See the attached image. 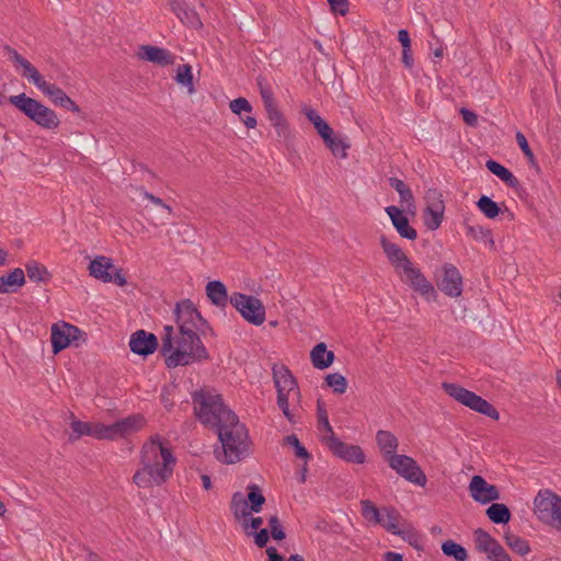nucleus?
Listing matches in <instances>:
<instances>
[{
  "mask_svg": "<svg viewBox=\"0 0 561 561\" xmlns=\"http://www.w3.org/2000/svg\"><path fill=\"white\" fill-rule=\"evenodd\" d=\"M396 273L404 284L409 285L414 291L419 293L424 298H436L437 294L434 286L412 261L403 265Z\"/></svg>",
  "mask_w": 561,
  "mask_h": 561,
  "instance_id": "1a4fd4ad",
  "label": "nucleus"
},
{
  "mask_svg": "<svg viewBox=\"0 0 561 561\" xmlns=\"http://www.w3.org/2000/svg\"><path fill=\"white\" fill-rule=\"evenodd\" d=\"M176 323L179 331L195 332L198 323L203 321L202 316L190 300H182L176 305Z\"/></svg>",
  "mask_w": 561,
  "mask_h": 561,
  "instance_id": "2eb2a0df",
  "label": "nucleus"
},
{
  "mask_svg": "<svg viewBox=\"0 0 561 561\" xmlns=\"http://www.w3.org/2000/svg\"><path fill=\"white\" fill-rule=\"evenodd\" d=\"M442 387L448 396L459 403L492 420H499L500 414L497 410L482 397L456 383L444 382Z\"/></svg>",
  "mask_w": 561,
  "mask_h": 561,
  "instance_id": "423d86ee",
  "label": "nucleus"
},
{
  "mask_svg": "<svg viewBox=\"0 0 561 561\" xmlns=\"http://www.w3.org/2000/svg\"><path fill=\"white\" fill-rule=\"evenodd\" d=\"M273 380L277 390V405L289 422H294V413L289 409V400L299 401L300 392L290 370L284 365L273 366Z\"/></svg>",
  "mask_w": 561,
  "mask_h": 561,
  "instance_id": "39448f33",
  "label": "nucleus"
},
{
  "mask_svg": "<svg viewBox=\"0 0 561 561\" xmlns=\"http://www.w3.org/2000/svg\"><path fill=\"white\" fill-rule=\"evenodd\" d=\"M229 107L231 112L237 115H241L243 112L251 114L253 111V107L250 104V102L242 96L232 100L229 104Z\"/></svg>",
  "mask_w": 561,
  "mask_h": 561,
  "instance_id": "09e8293b",
  "label": "nucleus"
},
{
  "mask_svg": "<svg viewBox=\"0 0 561 561\" xmlns=\"http://www.w3.org/2000/svg\"><path fill=\"white\" fill-rule=\"evenodd\" d=\"M488 517L495 524H506L511 519V512L505 504L493 503L486 510Z\"/></svg>",
  "mask_w": 561,
  "mask_h": 561,
  "instance_id": "72a5a7b5",
  "label": "nucleus"
},
{
  "mask_svg": "<svg viewBox=\"0 0 561 561\" xmlns=\"http://www.w3.org/2000/svg\"><path fill=\"white\" fill-rule=\"evenodd\" d=\"M442 550L446 556L453 557L456 561H467L468 559L467 550L453 540L445 541L442 545Z\"/></svg>",
  "mask_w": 561,
  "mask_h": 561,
  "instance_id": "4c0bfd02",
  "label": "nucleus"
},
{
  "mask_svg": "<svg viewBox=\"0 0 561 561\" xmlns=\"http://www.w3.org/2000/svg\"><path fill=\"white\" fill-rule=\"evenodd\" d=\"M50 341L53 353L58 354L62 350L73 345L78 347L80 345V341H84L82 339V331L67 322H57L51 325L50 330Z\"/></svg>",
  "mask_w": 561,
  "mask_h": 561,
  "instance_id": "9d476101",
  "label": "nucleus"
},
{
  "mask_svg": "<svg viewBox=\"0 0 561 561\" xmlns=\"http://www.w3.org/2000/svg\"><path fill=\"white\" fill-rule=\"evenodd\" d=\"M474 542L478 550L485 552L489 556L500 551L502 547L493 537L482 529L474 531Z\"/></svg>",
  "mask_w": 561,
  "mask_h": 561,
  "instance_id": "c85d7f7f",
  "label": "nucleus"
},
{
  "mask_svg": "<svg viewBox=\"0 0 561 561\" xmlns=\"http://www.w3.org/2000/svg\"><path fill=\"white\" fill-rule=\"evenodd\" d=\"M28 82L33 83L35 87H37L42 92L48 88V82L44 80L43 76L39 73V71H36L30 79H27Z\"/></svg>",
  "mask_w": 561,
  "mask_h": 561,
  "instance_id": "680f3d73",
  "label": "nucleus"
},
{
  "mask_svg": "<svg viewBox=\"0 0 561 561\" xmlns=\"http://www.w3.org/2000/svg\"><path fill=\"white\" fill-rule=\"evenodd\" d=\"M259 87H260V94L263 100L264 106L267 104L275 103L272 89L267 85H264L261 81H259Z\"/></svg>",
  "mask_w": 561,
  "mask_h": 561,
  "instance_id": "4d7b16f0",
  "label": "nucleus"
},
{
  "mask_svg": "<svg viewBox=\"0 0 561 561\" xmlns=\"http://www.w3.org/2000/svg\"><path fill=\"white\" fill-rule=\"evenodd\" d=\"M267 530L271 533V536L275 540H283L286 537L285 531H284L277 516H271L268 518V529Z\"/></svg>",
  "mask_w": 561,
  "mask_h": 561,
  "instance_id": "3c124183",
  "label": "nucleus"
},
{
  "mask_svg": "<svg viewBox=\"0 0 561 561\" xmlns=\"http://www.w3.org/2000/svg\"><path fill=\"white\" fill-rule=\"evenodd\" d=\"M206 294L209 300L217 307H225L230 299L227 288L219 280H211L206 285Z\"/></svg>",
  "mask_w": 561,
  "mask_h": 561,
  "instance_id": "a878e982",
  "label": "nucleus"
},
{
  "mask_svg": "<svg viewBox=\"0 0 561 561\" xmlns=\"http://www.w3.org/2000/svg\"><path fill=\"white\" fill-rule=\"evenodd\" d=\"M534 513L542 523L561 529V497L550 491H540L534 500Z\"/></svg>",
  "mask_w": 561,
  "mask_h": 561,
  "instance_id": "0eeeda50",
  "label": "nucleus"
},
{
  "mask_svg": "<svg viewBox=\"0 0 561 561\" xmlns=\"http://www.w3.org/2000/svg\"><path fill=\"white\" fill-rule=\"evenodd\" d=\"M489 560H491V561H512L510 556L503 549V547L500 548V551H496L494 554L489 556Z\"/></svg>",
  "mask_w": 561,
  "mask_h": 561,
  "instance_id": "774afa93",
  "label": "nucleus"
},
{
  "mask_svg": "<svg viewBox=\"0 0 561 561\" xmlns=\"http://www.w3.org/2000/svg\"><path fill=\"white\" fill-rule=\"evenodd\" d=\"M376 440L378 447L385 456L386 461H388L390 455H397L396 450L398 448V439L392 433L380 430L376 434Z\"/></svg>",
  "mask_w": 561,
  "mask_h": 561,
  "instance_id": "bb28decb",
  "label": "nucleus"
},
{
  "mask_svg": "<svg viewBox=\"0 0 561 561\" xmlns=\"http://www.w3.org/2000/svg\"><path fill=\"white\" fill-rule=\"evenodd\" d=\"M402 62L409 69L413 67L414 59L412 57L411 46L402 47Z\"/></svg>",
  "mask_w": 561,
  "mask_h": 561,
  "instance_id": "69168bd1",
  "label": "nucleus"
},
{
  "mask_svg": "<svg viewBox=\"0 0 561 561\" xmlns=\"http://www.w3.org/2000/svg\"><path fill=\"white\" fill-rule=\"evenodd\" d=\"M9 102L42 128L55 129L60 124L57 114L51 108L25 93L10 96Z\"/></svg>",
  "mask_w": 561,
  "mask_h": 561,
  "instance_id": "20e7f679",
  "label": "nucleus"
},
{
  "mask_svg": "<svg viewBox=\"0 0 561 561\" xmlns=\"http://www.w3.org/2000/svg\"><path fill=\"white\" fill-rule=\"evenodd\" d=\"M389 182H390V186L399 193L401 203H405L408 205L413 204V202H414L413 194H412L411 190L409 188V186L402 180L397 179V178H390Z\"/></svg>",
  "mask_w": 561,
  "mask_h": 561,
  "instance_id": "ea45409f",
  "label": "nucleus"
},
{
  "mask_svg": "<svg viewBox=\"0 0 561 561\" xmlns=\"http://www.w3.org/2000/svg\"><path fill=\"white\" fill-rule=\"evenodd\" d=\"M194 410L203 424L217 430L222 450L216 454L220 461L236 463L248 455V432L238 416L224 404L219 394L207 389L196 392Z\"/></svg>",
  "mask_w": 561,
  "mask_h": 561,
  "instance_id": "f257e3e1",
  "label": "nucleus"
},
{
  "mask_svg": "<svg viewBox=\"0 0 561 561\" xmlns=\"http://www.w3.org/2000/svg\"><path fill=\"white\" fill-rule=\"evenodd\" d=\"M113 424L105 425L100 422H93L91 437L95 439H106V440H114V434H113Z\"/></svg>",
  "mask_w": 561,
  "mask_h": 561,
  "instance_id": "a18cd8bd",
  "label": "nucleus"
},
{
  "mask_svg": "<svg viewBox=\"0 0 561 561\" xmlns=\"http://www.w3.org/2000/svg\"><path fill=\"white\" fill-rule=\"evenodd\" d=\"M324 145L333 156L341 159L347 158V150L350 149L351 145L347 142L346 138L339 137L334 133L328 141H324Z\"/></svg>",
  "mask_w": 561,
  "mask_h": 561,
  "instance_id": "473e14b6",
  "label": "nucleus"
},
{
  "mask_svg": "<svg viewBox=\"0 0 561 561\" xmlns=\"http://www.w3.org/2000/svg\"><path fill=\"white\" fill-rule=\"evenodd\" d=\"M460 114L465 121V123L471 127L477 126L478 124V115L465 107L460 110Z\"/></svg>",
  "mask_w": 561,
  "mask_h": 561,
  "instance_id": "bf43d9fd",
  "label": "nucleus"
},
{
  "mask_svg": "<svg viewBox=\"0 0 561 561\" xmlns=\"http://www.w3.org/2000/svg\"><path fill=\"white\" fill-rule=\"evenodd\" d=\"M229 301L249 323L254 325L264 323L265 307L259 298L241 293H233Z\"/></svg>",
  "mask_w": 561,
  "mask_h": 561,
  "instance_id": "6e6552de",
  "label": "nucleus"
},
{
  "mask_svg": "<svg viewBox=\"0 0 561 561\" xmlns=\"http://www.w3.org/2000/svg\"><path fill=\"white\" fill-rule=\"evenodd\" d=\"M324 381L328 387L332 388L336 394H343L347 389V380L344 376L339 373L327 375Z\"/></svg>",
  "mask_w": 561,
  "mask_h": 561,
  "instance_id": "a19ab883",
  "label": "nucleus"
},
{
  "mask_svg": "<svg viewBox=\"0 0 561 561\" xmlns=\"http://www.w3.org/2000/svg\"><path fill=\"white\" fill-rule=\"evenodd\" d=\"M67 111H70L72 113H79L80 107L76 104L73 100H71L68 95L61 98V100L58 102V105Z\"/></svg>",
  "mask_w": 561,
  "mask_h": 561,
  "instance_id": "13d9d810",
  "label": "nucleus"
},
{
  "mask_svg": "<svg viewBox=\"0 0 561 561\" xmlns=\"http://www.w3.org/2000/svg\"><path fill=\"white\" fill-rule=\"evenodd\" d=\"M332 12L345 15L348 12V0H327Z\"/></svg>",
  "mask_w": 561,
  "mask_h": 561,
  "instance_id": "6e6d98bb",
  "label": "nucleus"
},
{
  "mask_svg": "<svg viewBox=\"0 0 561 561\" xmlns=\"http://www.w3.org/2000/svg\"><path fill=\"white\" fill-rule=\"evenodd\" d=\"M254 542L257 547L263 548L268 541V530L265 528L260 529L257 533H253Z\"/></svg>",
  "mask_w": 561,
  "mask_h": 561,
  "instance_id": "052dcab7",
  "label": "nucleus"
},
{
  "mask_svg": "<svg viewBox=\"0 0 561 561\" xmlns=\"http://www.w3.org/2000/svg\"><path fill=\"white\" fill-rule=\"evenodd\" d=\"M89 272L91 276L104 283H115L121 287L127 283L122 270L116 268L112 259L104 255H99L90 262Z\"/></svg>",
  "mask_w": 561,
  "mask_h": 561,
  "instance_id": "f8f14e48",
  "label": "nucleus"
},
{
  "mask_svg": "<svg viewBox=\"0 0 561 561\" xmlns=\"http://www.w3.org/2000/svg\"><path fill=\"white\" fill-rule=\"evenodd\" d=\"M310 359L313 367L318 369H325L332 365L334 360V353L327 350L325 343L317 344L310 352Z\"/></svg>",
  "mask_w": 561,
  "mask_h": 561,
  "instance_id": "393cba45",
  "label": "nucleus"
},
{
  "mask_svg": "<svg viewBox=\"0 0 561 561\" xmlns=\"http://www.w3.org/2000/svg\"><path fill=\"white\" fill-rule=\"evenodd\" d=\"M70 426L72 430V434L70 435V440H77L82 436H91L93 422H82L77 420L73 414H71Z\"/></svg>",
  "mask_w": 561,
  "mask_h": 561,
  "instance_id": "c9c22d12",
  "label": "nucleus"
},
{
  "mask_svg": "<svg viewBox=\"0 0 561 561\" xmlns=\"http://www.w3.org/2000/svg\"><path fill=\"white\" fill-rule=\"evenodd\" d=\"M247 490V501L251 512L260 513L262 511L263 504L265 503V496L262 494L261 489L256 484L249 485Z\"/></svg>",
  "mask_w": 561,
  "mask_h": 561,
  "instance_id": "f704fd0d",
  "label": "nucleus"
},
{
  "mask_svg": "<svg viewBox=\"0 0 561 561\" xmlns=\"http://www.w3.org/2000/svg\"><path fill=\"white\" fill-rule=\"evenodd\" d=\"M477 206L489 219H494L500 214L499 205L488 196H481Z\"/></svg>",
  "mask_w": 561,
  "mask_h": 561,
  "instance_id": "37998d69",
  "label": "nucleus"
},
{
  "mask_svg": "<svg viewBox=\"0 0 561 561\" xmlns=\"http://www.w3.org/2000/svg\"><path fill=\"white\" fill-rule=\"evenodd\" d=\"M25 283V275L22 268H14L11 273L0 277V294L11 293Z\"/></svg>",
  "mask_w": 561,
  "mask_h": 561,
  "instance_id": "7c9ffc66",
  "label": "nucleus"
},
{
  "mask_svg": "<svg viewBox=\"0 0 561 561\" xmlns=\"http://www.w3.org/2000/svg\"><path fill=\"white\" fill-rule=\"evenodd\" d=\"M130 351L135 354L147 356L158 347V339L153 333L138 330L131 334L129 340Z\"/></svg>",
  "mask_w": 561,
  "mask_h": 561,
  "instance_id": "a211bd4d",
  "label": "nucleus"
},
{
  "mask_svg": "<svg viewBox=\"0 0 561 561\" xmlns=\"http://www.w3.org/2000/svg\"><path fill=\"white\" fill-rule=\"evenodd\" d=\"M302 113L306 115L308 121L313 125L319 136L322 138L323 142L328 141L331 136H333L334 130L329 126V124L322 119V117L318 114V112L309 106L302 107Z\"/></svg>",
  "mask_w": 561,
  "mask_h": 561,
  "instance_id": "b1692460",
  "label": "nucleus"
},
{
  "mask_svg": "<svg viewBox=\"0 0 561 561\" xmlns=\"http://www.w3.org/2000/svg\"><path fill=\"white\" fill-rule=\"evenodd\" d=\"M360 506L362 515L366 520L371 522L374 524H378L380 522L382 510H378V507L371 501L362 500Z\"/></svg>",
  "mask_w": 561,
  "mask_h": 561,
  "instance_id": "79ce46f5",
  "label": "nucleus"
},
{
  "mask_svg": "<svg viewBox=\"0 0 561 561\" xmlns=\"http://www.w3.org/2000/svg\"><path fill=\"white\" fill-rule=\"evenodd\" d=\"M438 289L445 295L457 298L462 293V276L453 264H444L435 274Z\"/></svg>",
  "mask_w": 561,
  "mask_h": 561,
  "instance_id": "ddd939ff",
  "label": "nucleus"
},
{
  "mask_svg": "<svg viewBox=\"0 0 561 561\" xmlns=\"http://www.w3.org/2000/svg\"><path fill=\"white\" fill-rule=\"evenodd\" d=\"M266 111V115L272 126L276 129L278 136H287L288 134V125L278 110L276 103L267 104L264 106Z\"/></svg>",
  "mask_w": 561,
  "mask_h": 561,
  "instance_id": "c756f323",
  "label": "nucleus"
},
{
  "mask_svg": "<svg viewBox=\"0 0 561 561\" xmlns=\"http://www.w3.org/2000/svg\"><path fill=\"white\" fill-rule=\"evenodd\" d=\"M172 12L181 20V22L190 21V15H194L193 11L187 8L179 0H167Z\"/></svg>",
  "mask_w": 561,
  "mask_h": 561,
  "instance_id": "de8ad7c7",
  "label": "nucleus"
},
{
  "mask_svg": "<svg viewBox=\"0 0 561 561\" xmlns=\"http://www.w3.org/2000/svg\"><path fill=\"white\" fill-rule=\"evenodd\" d=\"M175 465L176 459L168 444H163L159 436H152L142 445L133 482L144 489L160 486L172 477Z\"/></svg>",
  "mask_w": 561,
  "mask_h": 561,
  "instance_id": "f03ea898",
  "label": "nucleus"
},
{
  "mask_svg": "<svg viewBox=\"0 0 561 561\" xmlns=\"http://www.w3.org/2000/svg\"><path fill=\"white\" fill-rule=\"evenodd\" d=\"M144 197L153 203L154 205L167 209L169 214L172 213V208L169 205H167L160 197H157L153 194L148 193L146 191H144Z\"/></svg>",
  "mask_w": 561,
  "mask_h": 561,
  "instance_id": "e2e57ef3",
  "label": "nucleus"
},
{
  "mask_svg": "<svg viewBox=\"0 0 561 561\" xmlns=\"http://www.w3.org/2000/svg\"><path fill=\"white\" fill-rule=\"evenodd\" d=\"M425 202L424 224L428 229L436 230L443 221L445 210L442 194L437 190L431 188L425 194Z\"/></svg>",
  "mask_w": 561,
  "mask_h": 561,
  "instance_id": "4468645a",
  "label": "nucleus"
},
{
  "mask_svg": "<svg viewBox=\"0 0 561 561\" xmlns=\"http://www.w3.org/2000/svg\"><path fill=\"white\" fill-rule=\"evenodd\" d=\"M386 213L390 217L392 225L397 229L398 233L402 238H407L409 240H415L417 237L416 230L409 225V220L405 215H403L402 210L396 206H389L386 208Z\"/></svg>",
  "mask_w": 561,
  "mask_h": 561,
  "instance_id": "412c9836",
  "label": "nucleus"
},
{
  "mask_svg": "<svg viewBox=\"0 0 561 561\" xmlns=\"http://www.w3.org/2000/svg\"><path fill=\"white\" fill-rule=\"evenodd\" d=\"M4 49L7 50L9 58L15 64V66L21 67V65L26 60L14 48L5 46Z\"/></svg>",
  "mask_w": 561,
  "mask_h": 561,
  "instance_id": "0e129e2a",
  "label": "nucleus"
},
{
  "mask_svg": "<svg viewBox=\"0 0 561 561\" xmlns=\"http://www.w3.org/2000/svg\"><path fill=\"white\" fill-rule=\"evenodd\" d=\"M516 141H517L519 148L522 149V151L524 152V154L527 157L528 161L531 164H535V156H534V153L528 145V141L523 133L517 131Z\"/></svg>",
  "mask_w": 561,
  "mask_h": 561,
  "instance_id": "5fc2aeb1",
  "label": "nucleus"
},
{
  "mask_svg": "<svg viewBox=\"0 0 561 561\" xmlns=\"http://www.w3.org/2000/svg\"><path fill=\"white\" fill-rule=\"evenodd\" d=\"M380 245L396 272L411 261L398 244L389 241L385 236L380 238Z\"/></svg>",
  "mask_w": 561,
  "mask_h": 561,
  "instance_id": "4be33fe9",
  "label": "nucleus"
},
{
  "mask_svg": "<svg viewBox=\"0 0 561 561\" xmlns=\"http://www.w3.org/2000/svg\"><path fill=\"white\" fill-rule=\"evenodd\" d=\"M387 462L391 469L405 480L420 486L426 484V476L413 458L405 455H390Z\"/></svg>",
  "mask_w": 561,
  "mask_h": 561,
  "instance_id": "9b49d317",
  "label": "nucleus"
},
{
  "mask_svg": "<svg viewBox=\"0 0 561 561\" xmlns=\"http://www.w3.org/2000/svg\"><path fill=\"white\" fill-rule=\"evenodd\" d=\"M403 522V517L396 508L383 507L380 522L378 524L393 535H401V525Z\"/></svg>",
  "mask_w": 561,
  "mask_h": 561,
  "instance_id": "5701e85b",
  "label": "nucleus"
},
{
  "mask_svg": "<svg viewBox=\"0 0 561 561\" xmlns=\"http://www.w3.org/2000/svg\"><path fill=\"white\" fill-rule=\"evenodd\" d=\"M485 165L491 173L500 178L510 187L516 188L517 186H519V181L517 180V178L514 176V174L508 169H506L499 162L494 160H488Z\"/></svg>",
  "mask_w": 561,
  "mask_h": 561,
  "instance_id": "2f4dec72",
  "label": "nucleus"
},
{
  "mask_svg": "<svg viewBox=\"0 0 561 561\" xmlns=\"http://www.w3.org/2000/svg\"><path fill=\"white\" fill-rule=\"evenodd\" d=\"M22 77L30 79L36 71H38L27 59L21 65Z\"/></svg>",
  "mask_w": 561,
  "mask_h": 561,
  "instance_id": "338daca9",
  "label": "nucleus"
},
{
  "mask_svg": "<svg viewBox=\"0 0 561 561\" xmlns=\"http://www.w3.org/2000/svg\"><path fill=\"white\" fill-rule=\"evenodd\" d=\"M25 270L27 277L33 282H46L50 276L47 268L35 261L27 263Z\"/></svg>",
  "mask_w": 561,
  "mask_h": 561,
  "instance_id": "e433bc0d",
  "label": "nucleus"
},
{
  "mask_svg": "<svg viewBox=\"0 0 561 561\" xmlns=\"http://www.w3.org/2000/svg\"><path fill=\"white\" fill-rule=\"evenodd\" d=\"M175 80L187 87L190 93L194 91L192 67L188 64L182 65L178 68Z\"/></svg>",
  "mask_w": 561,
  "mask_h": 561,
  "instance_id": "c03bdc74",
  "label": "nucleus"
},
{
  "mask_svg": "<svg viewBox=\"0 0 561 561\" xmlns=\"http://www.w3.org/2000/svg\"><path fill=\"white\" fill-rule=\"evenodd\" d=\"M138 57L141 60L150 61L159 66H169L174 62V57L164 48L151 45H142L139 48Z\"/></svg>",
  "mask_w": 561,
  "mask_h": 561,
  "instance_id": "aec40b11",
  "label": "nucleus"
},
{
  "mask_svg": "<svg viewBox=\"0 0 561 561\" xmlns=\"http://www.w3.org/2000/svg\"><path fill=\"white\" fill-rule=\"evenodd\" d=\"M469 491L472 499L479 503L486 504L500 499V492L493 484H489L481 476H473Z\"/></svg>",
  "mask_w": 561,
  "mask_h": 561,
  "instance_id": "f3484780",
  "label": "nucleus"
},
{
  "mask_svg": "<svg viewBox=\"0 0 561 561\" xmlns=\"http://www.w3.org/2000/svg\"><path fill=\"white\" fill-rule=\"evenodd\" d=\"M505 542L513 551L520 556H526L530 551L528 542L515 534L506 533Z\"/></svg>",
  "mask_w": 561,
  "mask_h": 561,
  "instance_id": "58836bf2",
  "label": "nucleus"
},
{
  "mask_svg": "<svg viewBox=\"0 0 561 561\" xmlns=\"http://www.w3.org/2000/svg\"><path fill=\"white\" fill-rule=\"evenodd\" d=\"M240 524H241L244 533L248 536H252L254 533L253 530H257L261 528V526L263 524V519H262V517H252V515H251L247 519H243Z\"/></svg>",
  "mask_w": 561,
  "mask_h": 561,
  "instance_id": "603ef678",
  "label": "nucleus"
},
{
  "mask_svg": "<svg viewBox=\"0 0 561 561\" xmlns=\"http://www.w3.org/2000/svg\"><path fill=\"white\" fill-rule=\"evenodd\" d=\"M324 443L335 456L346 461L355 463H363L365 461V455L359 446L345 444L335 435H331Z\"/></svg>",
  "mask_w": 561,
  "mask_h": 561,
  "instance_id": "dca6fc26",
  "label": "nucleus"
},
{
  "mask_svg": "<svg viewBox=\"0 0 561 561\" xmlns=\"http://www.w3.org/2000/svg\"><path fill=\"white\" fill-rule=\"evenodd\" d=\"M285 445L293 446L295 448V455L301 459H308L309 454L307 449L300 444L296 435H288L284 438Z\"/></svg>",
  "mask_w": 561,
  "mask_h": 561,
  "instance_id": "8fccbe9b",
  "label": "nucleus"
},
{
  "mask_svg": "<svg viewBox=\"0 0 561 561\" xmlns=\"http://www.w3.org/2000/svg\"><path fill=\"white\" fill-rule=\"evenodd\" d=\"M145 423V417L141 414H133L113 423L114 440L139 432Z\"/></svg>",
  "mask_w": 561,
  "mask_h": 561,
  "instance_id": "6ab92c4d",
  "label": "nucleus"
},
{
  "mask_svg": "<svg viewBox=\"0 0 561 561\" xmlns=\"http://www.w3.org/2000/svg\"><path fill=\"white\" fill-rule=\"evenodd\" d=\"M161 341V353L169 368L208 358V352L195 332L179 331L176 333L172 325H167Z\"/></svg>",
  "mask_w": 561,
  "mask_h": 561,
  "instance_id": "7ed1b4c3",
  "label": "nucleus"
},
{
  "mask_svg": "<svg viewBox=\"0 0 561 561\" xmlns=\"http://www.w3.org/2000/svg\"><path fill=\"white\" fill-rule=\"evenodd\" d=\"M230 510L234 516V519L239 523H241L243 519H247L252 514L247 497L241 492H236L232 494Z\"/></svg>",
  "mask_w": 561,
  "mask_h": 561,
  "instance_id": "cd10ccee",
  "label": "nucleus"
},
{
  "mask_svg": "<svg viewBox=\"0 0 561 561\" xmlns=\"http://www.w3.org/2000/svg\"><path fill=\"white\" fill-rule=\"evenodd\" d=\"M318 424L319 430L322 432V440L325 442L331 435H335L332 426L330 425L327 411L320 405L318 407Z\"/></svg>",
  "mask_w": 561,
  "mask_h": 561,
  "instance_id": "49530a36",
  "label": "nucleus"
},
{
  "mask_svg": "<svg viewBox=\"0 0 561 561\" xmlns=\"http://www.w3.org/2000/svg\"><path fill=\"white\" fill-rule=\"evenodd\" d=\"M43 93L48 96L51 103L56 106L58 105V102L61 100V98L67 95L62 89L53 83H49L48 88H46Z\"/></svg>",
  "mask_w": 561,
  "mask_h": 561,
  "instance_id": "864d4df0",
  "label": "nucleus"
}]
</instances>
